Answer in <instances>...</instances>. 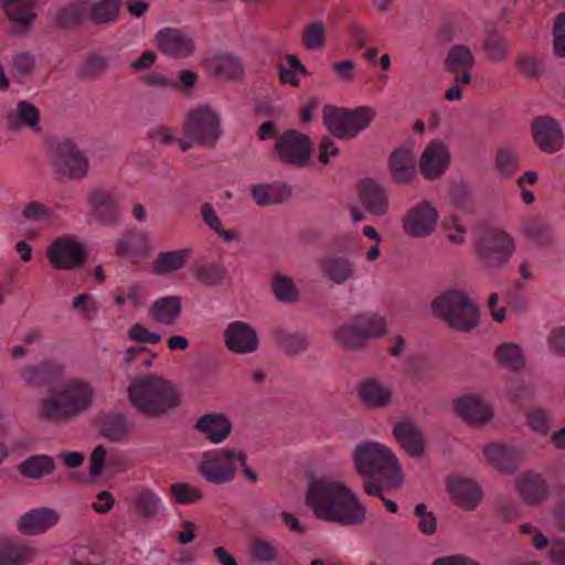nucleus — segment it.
Listing matches in <instances>:
<instances>
[{
	"label": "nucleus",
	"instance_id": "obj_1",
	"mask_svg": "<svg viewBox=\"0 0 565 565\" xmlns=\"http://www.w3.org/2000/svg\"><path fill=\"white\" fill-rule=\"evenodd\" d=\"M306 504L318 519L341 525H359L366 518L365 507L352 490L323 478L310 480Z\"/></svg>",
	"mask_w": 565,
	"mask_h": 565
},
{
	"label": "nucleus",
	"instance_id": "obj_2",
	"mask_svg": "<svg viewBox=\"0 0 565 565\" xmlns=\"http://www.w3.org/2000/svg\"><path fill=\"white\" fill-rule=\"evenodd\" d=\"M130 404L142 415L160 418L181 404V394L177 387L161 376H141L128 386Z\"/></svg>",
	"mask_w": 565,
	"mask_h": 565
},
{
	"label": "nucleus",
	"instance_id": "obj_3",
	"mask_svg": "<svg viewBox=\"0 0 565 565\" xmlns=\"http://www.w3.org/2000/svg\"><path fill=\"white\" fill-rule=\"evenodd\" d=\"M93 395L88 383L70 381L60 392L40 401L39 415L50 422L67 420L88 409Z\"/></svg>",
	"mask_w": 565,
	"mask_h": 565
},
{
	"label": "nucleus",
	"instance_id": "obj_4",
	"mask_svg": "<svg viewBox=\"0 0 565 565\" xmlns=\"http://www.w3.org/2000/svg\"><path fill=\"white\" fill-rule=\"evenodd\" d=\"M431 311L456 331L470 332L480 323L479 307L463 290L449 289L440 294L433 300Z\"/></svg>",
	"mask_w": 565,
	"mask_h": 565
},
{
	"label": "nucleus",
	"instance_id": "obj_5",
	"mask_svg": "<svg viewBox=\"0 0 565 565\" xmlns=\"http://www.w3.org/2000/svg\"><path fill=\"white\" fill-rule=\"evenodd\" d=\"M353 462L361 477L380 476L394 487H399L404 476L392 450L375 441L359 444L353 451Z\"/></svg>",
	"mask_w": 565,
	"mask_h": 565
},
{
	"label": "nucleus",
	"instance_id": "obj_6",
	"mask_svg": "<svg viewBox=\"0 0 565 565\" xmlns=\"http://www.w3.org/2000/svg\"><path fill=\"white\" fill-rule=\"evenodd\" d=\"M375 115L376 113L369 106L347 109L326 105L322 109L324 126L339 139H353L370 126Z\"/></svg>",
	"mask_w": 565,
	"mask_h": 565
},
{
	"label": "nucleus",
	"instance_id": "obj_7",
	"mask_svg": "<svg viewBox=\"0 0 565 565\" xmlns=\"http://www.w3.org/2000/svg\"><path fill=\"white\" fill-rule=\"evenodd\" d=\"M514 250L513 238L499 228L482 231L475 243L478 263L489 270L503 267Z\"/></svg>",
	"mask_w": 565,
	"mask_h": 565
},
{
	"label": "nucleus",
	"instance_id": "obj_8",
	"mask_svg": "<svg viewBox=\"0 0 565 565\" xmlns=\"http://www.w3.org/2000/svg\"><path fill=\"white\" fill-rule=\"evenodd\" d=\"M246 459V454L235 448L205 451L202 454L199 472L211 483H228L237 473V463L245 465Z\"/></svg>",
	"mask_w": 565,
	"mask_h": 565
},
{
	"label": "nucleus",
	"instance_id": "obj_9",
	"mask_svg": "<svg viewBox=\"0 0 565 565\" xmlns=\"http://www.w3.org/2000/svg\"><path fill=\"white\" fill-rule=\"evenodd\" d=\"M183 132L195 143L214 148L223 134L221 118L210 106H200L188 114Z\"/></svg>",
	"mask_w": 565,
	"mask_h": 565
},
{
	"label": "nucleus",
	"instance_id": "obj_10",
	"mask_svg": "<svg viewBox=\"0 0 565 565\" xmlns=\"http://www.w3.org/2000/svg\"><path fill=\"white\" fill-rule=\"evenodd\" d=\"M51 161L57 179L82 180L88 174V158L73 139L53 145Z\"/></svg>",
	"mask_w": 565,
	"mask_h": 565
},
{
	"label": "nucleus",
	"instance_id": "obj_11",
	"mask_svg": "<svg viewBox=\"0 0 565 565\" xmlns=\"http://www.w3.org/2000/svg\"><path fill=\"white\" fill-rule=\"evenodd\" d=\"M274 149L284 163L301 168L310 162L313 146L308 135L288 129L278 136Z\"/></svg>",
	"mask_w": 565,
	"mask_h": 565
},
{
	"label": "nucleus",
	"instance_id": "obj_12",
	"mask_svg": "<svg viewBox=\"0 0 565 565\" xmlns=\"http://www.w3.org/2000/svg\"><path fill=\"white\" fill-rule=\"evenodd\" d=\"M47 258L57 270H76L81 268L87 253L84 246L71 237L62 236L53 241L46 250Z\"/></svg>",
	"mask_w": 565,
	"mask_h": 565
},
{
	"label": "nucleus",
	"instance_id": "obj_13",
	"mask_svg": "<svg viewBox=\"0 0 565 565\" xmlns=\"http://www.w3.org/2000/svg\"><path fill=\"white\" fill-rule=\"evenodd\" d=\"M35 0H0V7L9 22L8 32L14 36L25 35L34 20Z\"/></svg>",
	"mask_w": 565,
	"mask_h": 565
},
{
	"label": "nucleus",
	"instance_id": "obj_14",
	"mask_svg": "<svg viewBox=\"0 0 565 565\" xmlns=\"http://www.w3.org/2000/svg\"><path fill=\"white\" fill-rule=\"evenodd\" d=\"M438 217L437 210L429 202L422 201L405 214L403 228L409 236L425 237L435 231Z\"/></svg>",
	"mask_w": 565,
	"mask_h": 565
},
{
	"label": "nucleus",
	"instance_id": "obj_15",
	"mask_svg": "<svg viewBox=\"0 0 565 565\" xmlns=\"http://www.w3.org/2000/svg\"><path fill=\"white\" fill-rule=\"evenodd\" d=\"M450 159V152L444 141L434 139L424 149L418 167L426 180L434 181L446 172Z\"/></svg>",
	"mask_w": 565,
	"mask_h": 565
},
{
	"label": "nucleus",
	"instance_id": "obj_16",
	"mask_svg": "<svg viewBox=\"0 0 565 565\" xmlns=\"http://www.w3.org/2000/svg\"><path fill=\"white\" fill-rule=\"evenodd\" d=\"M533 138L545 153H555L563 148L564 135L559 124L552 117L541 116L532 122Z\"/></svg>",
	"mask_w": 565,
	"mask_h": 565
},
{
	"label": "nucleus",
	"instance_id": "obj_17",
	"mask_svg": "<svg viewBox=\"0 0 565 565\" xmlns=\"http://www.w3.org/2000/svg\"><path fill=\"white\" fill-rule=\"evenodd\" d=\"M387 164L393 181L398 184H408L416 177L417 160L408 145L394 149L388 156Z\"/></svg>",
	"mask_w": 565,
	"mask_h": 565
},
{
	"label": "nucleus",
	"instance_id": "obj_18",
	"mask_svg": "<svg viewBox=\"0 0 565 565\" xmlns=\"http://www.w3.org/2000/svg\"><path fill=\"white\" fill-rule=\"evenodd\" d=\"M64 369L60 364L44 360L38 364L26 365L20 371L24 384L32 388L50 387L63 376Z\"/></svg>",
	"mask_w": 565,
	"mask_h": 565
},
{
	"label": "nucleus",
	"instance_id": "obj_19",
	"mask_svg": "<svg viewBox=\"0 0 565 565\" xmlns=\"http://www.w3.org/2000/svg\"><path fill=\"white\" fill-rule=\"evenodd\" d=\"M226 348L234 353L245 354L258 349V335L246 322L234 321L224 332Z\"/></svg>",
	"mask_w": 565,
	"mask_h": 565
},
{
	"label": "nucleus",
	"instance_id": "obj_20",
	"mask_svg": "<svg viewBox=\"0 0 565 565\" xmlns=\"http://www.w3.org/2000/svg\"><path fill=\"white\" fill-rule=\"evenodd\" d=\"M158 49L174 58H185L193 55L195 44L181 30L167 28L156 35Z\"/></svg>",
	"mask_w": 565,
	"mask_h": 565
},
{
	"label": "nucleus",
	"instance_id": "obj_21",
	"mask_svg": "<svg viewBox=\"0 0 565 565\" xmlns=\"http://www.w3.org/2000/svg\"><path fill=\"white\" fill-rule=\"evenodd\" d=\"M483 454L488 462L502 473H514L524 458L519 448L505 444L487 445Z\"/></svg>",
	"mask_w": 565,
	"mask_h": 565
},
{
	"label": "nucleus",
	"instance_id": "obj_22",
	"mask_svg": "<svg viewBox=\"0 0 565 565\" xmlns=\"http://www.w3.org/2000/svg\"><path fill=\"white\" fill-rule=\"evenodd\" d=\"M321 278L333 284L343 285L355 276L353 262L340 255H327L318 260Z\"/></svg>",
	"mask_w": 565,
	"mask_h": 565
},
{
	"label": "nucleus",
	"instance_id": "obj_23",
	"mask_svg": "<svg viewBox=\"0 0 565 565\" xmlns=\"http://www.w3.org/2000/svg\"><path fill=\"white\" fill-rule=\"evenodd\" d=\"M393 436L401 448L413 458H420L426 450L424 435L420 428L411 419L396 423Z\"/></svg>",
	"mask_w": 565,
	"mask_h": 565
},
{
	"label": "nucleus",
	"instance_id": "obj_24",
	"mask_svg": "<svg viewBox=\"0 0 565 565\" xmlns=\"http://www.w3.org/2000/svg\"><path fill=\"white\" fill-rule=\"evenodd\" d=\"M60 520V514L50 508L33 509L24 513L17 523L24 535L35 536L46 532Z\"/></svg>",
	"mask_w": 565,
	"mask_h": 565
},
{
	"label": "nucleus",
	"instance_id": "obj_25",
	"mask_svg": "<svg viewBox=\"0 0 565 565\" xmlns=\"http://www.w3.org/2000/svg\"><path fill=\"white\" fill-rule=\"evenodd\" d=\"M454 408L457 416L469 424L482 425L492 417L491 407L484 401L473 395L457 398L454 403Z\"/></svg>",
	"mask_w": 565,
	"mask_h": 565
},
{
	"label": "nucleus",
	"instance_id": "obj_26",
	"mask_svg": "<svg viewBox=\"0 0 565 565\" xmlns=\"http://www.w3.org/2000/svg\"><path fill=\"white\" fill-rule=\"evenodd\" d=\"M194 428L210 443L221 444L231 435L233 425L226 415L209 413L199 417Z\"/></svg>",
	"mask_w": 565,
	"mask_h": 565
},
{
	"label": "nucleus",
	"instance_id": "obj_27",
	"mask_svg": "<svg viewBox=\"0 0 565 565\" xmlns=\"http://www.w3.org/2000/svg\"><path fill=\"white\" fill-rule=\"evenodd\" d=\"M93 214L104 225H113L118 222L119 212L115 196L105 189H94L87 199Z\"/></svg>",
	"mask_w": 565,
	"mask_h": 565
},
{
	"label": "nucleus",
	"instance_id": "obj_28",
	"mask_svg": "<svg viewBox=\"0 0 565 565\" xmlns=\"http://www.w3.org/2000/svg\"><path fill=\"white\" fill-rule=\"evenodd\" d=\"M360 402L367 408H384L392 402V391L375 377L361 381L356 388Z\"/></svg>",
	"mask_w": 565,
	"mask_h": 565
},
{
	"label": "nucleus",
	"instance_id": "obj_29",
	"mask_svg": "<svg viewBox=\"0 0 565 565\" xmlns=\"http://www.w3.org/2000/svg\"><path fill=\"white\" fill-rule=\"evenodd\" d=\"M359 200L371 214L382 216L388 207V198L380 183L372 179L361 180L359 183Z\"/></svg>",
	"mask_w": 565,
	"mask_h": 565
},
{
	"label": "nucleus",
	"instance_id": "obj_30",
	"mask_svg": "<svg viewBox=\"0 0 565 565\" xmlns=\"http://www.w3.org/2000/svg\"><path fill=\"white\" fill-rule=\"evenodd\" d=\"M518 490L522 499L530 505L545 500L548 495V487L540 473L526 471L518 479Z\"/></svg>",
	"mask_w": 565,
	"mask_h": 565
},
{
	"label": "nucleus",
	"instance_id": "obj_31",
	"mask_svg": "<svg viewBox=\"0 0 565 565\" xmlns=\"http://www.w3.org/2000/svg\"><path fill=\"white\" fill-rule=\"evenodd\" d=\"M35 547L15 540H6L0 544V565H26L36 557Z\"/></svg>",
	"mask_w": 565,
	"mask_h": 565
},
{
	"label": "nucleus",
	"instance_id": "obj_32",
	"mask_svg": "<svg viewBox=\"0 0 565 565\" xmlns=\"http://www.w3.org/2000/svg\"><path fill=\"white\" fill-rule=\"evenodd\" d=\"M182 311L181 298L179 296H167L157 299L148 310L153 322L163 326H172Z\"/></svg>",
	"mask_w": 565,
	"mask_h": 565
},
{
	"label": "nucleus",
	"instance_id": "obj_33",
	"mask_svg": "<svg viewBox=\"0 0 565 565\" xmlns=\"http://www.w3.org/2000/svg\"><path fill=\"white\" fill-rule=\"evenodd\" d=\"M211 74L222 81L241 82L244 76V65L239 57L232 54L215 56L210 62Z\"/></svg>",
	"mask_w": 565,
	"mask_h": 565
},
{
	"label": "nucleus",
	"instance_id": "obj_34",
	"mask_svg": "<svg viewBox=\"0 0 565 565\" xmlns=\"http://www.w3.org/2000/svg\"><path fill=\"white\" fill-rule=\"evenodd\" d=\"M449 493L452 502L467 511L476 509L482 498V492L476 483L461 479L450 482Z\"/></svg>",
	"mask_w": 565,
	"mask_h": 565
},
{
	"label": "nucleus",
	"instance_id": "obj_35",
	"mask_svg": "<svg viewBox=\"0 0 565 565\" xmlns=\"http://www.w3.org/2000/svg\"><path fill=\"white\" fill-rule=\"evenodd\" d=\"M191 273L198 281L209 287L221 285L227 276V270L222 264L207 260L193 263Z\"/></svg>",
	"mask_w": 565,
	"mask_h": 565
},
{
	"label": "nucleus",
	"instance_id": "obj_36",
	"mask_svg": "<svg viewBox=\"0 0 565 565\" xmlns=\"http://www.w3.org/2000/svg\"><path fill=\"white\" fill-rule=\"evenodd\" d=\"M55 462L49 455H33L21 461L18 471L29 479H41L55 471Z\"/></svg>",
	"mask_w": 565,
	"mask_h": 565
},
{
	"label": "nucleus",
	"instance_id": "obj_37",
	"mask_svg": "<svg viewBox=\"0 0 565 565\" xmlns=\"http://www.w3.org/2000/svg\"><path fill=\"white\" fill-rule=\"evenodd\" d=\"M132 430V424L121 414H109L103 419L100 435L113 441L121 443L128 438Z\"/></svg>",
	"mask_w": 565,
	"mask_h": 565
},
{
	"label": "nucleus",
	"instance_id": "obj_38",
	"mask_svg": "<svg viewBox=\"0 0 565 565\" xmlns=\"http://www.w3.org/2000/svg\"><path fill=\"white\" fill-rule=\"evenodd\" d=\"M290 196L291 190L286 184H258L252 188V198L260 206L279 204Z\"/></svg>",
	"mask_w": 565,
	"mask_h": 565
},
{
	"label": "nucleus",
	"instance_id": "obj_39",
	"mask_svg": "<svg viewBox=\"0 0 565 565\" xmlns=\"http://www.w3.org/2000/svg\"><path fill=\"white\" fill-rule=\"evenodd\" d=\"M475 64L476 57L470 47L465 44L452 45L444 62L447 73H458L462 68H473Z\"/></svg>",
	"mask_w": 565,
	"mask_h": 565
},
{
	"label": "nucleus",
	"instance_id": "obj_40",
	"mask_svg": "<svg viewBox=\"0 0 565 565\" xmlns=\"http://www.w3.org/2000/svg\"><path fill=\"white\" fill-rule=\"evenodd\" d=\"M190 253L186 248L159 253L152 264L153 271L163 275L181 269L186 264Z\"/></svg>",
	"mask_w": 565,
	"mask_h": 565
},
{
	"label": "nucleus",
	"instance_id": "obj_41",
	"mask_svg": "<svg viewBox=\"0 0 565 565\" xmlns=\"http://www.w3.org/2000/svg\"><path fill=\"white\" fill-rule=\"evenodd\" d=\"M121 0H99L88 6V19L96 25L114 23L119 15Z\"/></svg>",
	"mask_w": 565,
	"mask_h": 565
},
{
	"label": "nucleus",
	"instance_id": "obj_42",
	"mask_svg": "<svg viewBox=\"0 0 565 565\" xmlns=\"http://www.w3.org/2000/svg\"><path fill=\"white\" fill-rule=\"evenodd\" d=\"M148 250L147 237L139 231H129L116 243V253L120 256L135 257Z\"/></svg>",
	"mask_w": 565,
	"mask_h": 565
},
{
	"label": "nucleus",
	"instance_id": "obj_43",
	"mask_svg": "<svg viewBox=\"0 0 565 565\" xmlns=\"http://www.w3.org/2000/svg\"><path fill=\"white\" fill-rule=\"evenodd\" d=\"M497 362L511 371H520L525 365L522 348L515 343H503L494 351Z\"/></svg>",
	"mask_w": 565,
	"mask_h": 565
},
{
	"label": "nucleus",
	"instance_id": "obj_44",
	"mask_svg": "<svg viewBox=\"0 0 565 565\" xmlns=\"http://www.w3.org/2000/svg\"><path fill=\"white\" fill-rule=\"evenodd\" d=\"M520 157L516 150L504 146L497 150L494 157V168L497 172L504 179L509 180L514 177L519 170Z\"/></svg>",
	"mask_w": 565,
	"mask_h": 565
},
{
	"label": "nucleus",
	"instance_id": "obj_45",
	"mask_svg": "<svg viewBox=\"0 0 565 565\" xmlns=\"http://www.w3.org/2000/svg\"><path fill=\"white\" fill-rule=\"evenodd\" d=\"M136 513L142 519H153L158 514L160 498L150 489H141L132 499Z\"/></svg>",
	"mask_w": 565,
	"mask_h": 565
},
{
	"label": "nucleus",
	"instance_id": "obj_46",
	"mask_svg": "<svg viewBox=\"0 0 565 565\" xmlns=\"http://www.w3.org/2000/svg\"><path fill=\"white\" fill-rule=\"evenodd\" d=\"M334 339L340 345L350 350L362 348L367 340L353 319L334 331Z\"/></svg>",
	"mask_w": 565,
	"mask_h": 565
},
{
	"label": "nucleus",
	"instance_id": "obj_47",
	"mask_svg": "<svg viewBox=\"0 0 565 565\" xmlns=\"http://www.w3.org/2000/svg\"><path fill=\"white\" fill-rule=\"evenodd\" d=\"M356 327L363 332L366 339L379 338L386 332V321L383 317L366 312L353 318Z\"/></svg>",
	"mask_w": 565,
	"mask_h": 565
},
{
	"label": "nucleus",
	"instance_id": "obj_48",
	"mask_svg": "<svg viewBox=\"0 0 565 565\" xmlns=\"http://www.w3.org/2000/svg\"><path fill=\"white\" fill-rule=\"evenodd\" d=\"M88 18V2L81 1L65 7L57 14V24L62 28H73Z\"/></svg>",
	"mask_w": 565,
	"mask_h": 565
},
{
	"label": "nucleus",
	"instance_id": "obj_49",
	"mask_svg": "<svg viewBox=\"0 0 565 565\" xmlns=\"http://www.w3.org/2000/svg\"><path fill=\"white\" fill-rule=\"evenodd\" d=\"M274 337L277 344L289 355H296L309 347L308 338L302 333L276 331Z\"/></svg>",
	"mask_w": 565,
	"mask_h": 565
},
{
	"label": "nucleus",
	"instance_id": "obj_50",
	"mask_svg": "<svg viewBox=\"0 0 565 565\" xmlns=\"http://www.w3.org/2000/svg\"><path fill=\"white\" fill-rule=\"evenodd\" d=\"M482 50L489 61L493 63H502L507 60L509 45L503 36L493 33L483 40Z\"/></svg>",
	"mask_w": 565,
	"mask_h": 565
},
{
	"label": "nucleus",
	"instance_id": "obj_51",
	"mask_svg": "<svg viewBox=\"0 0 565 565\" xmlns=\"http://www.w3.org/2000/svg\"><path fill=\"white\" fill-rule=\"evenodd\" d=\"M271 289L275 297L281 302H295L299 298L298 289L292 279L280 274L274 275Z\"/></svg>",
	"mask_w": 565,
	"mask_h": 565
},
{
	"label": "nucleus",
	"instance_id": "obj_52",
	"mask_svg": "<svg viewBox=\"0 0 565 565\" xmlns=\"http://www.w3.org/2000/svg\"><path fill=\"white\" fill-rule=\"evenodd\" d=\"M250 557L260 563L273 562L277 557V548L264 537L255 536L249 545Z\"/></svg>",
	"mask_w": 565,
	"mask_h": 565
},
{
	"label": "nucleus",
	"instance_id": "obj_53",
	"mask_svg": "<svg viewBox=\"0 0 565 565\" xmlns=\"http://www.w3.org/2000/svg\"><path fill=\"white\" fill-rule=\"evenodd\" d=\"M450 202L457 209L465 212H472L473 196L469 185L465 183H456L450 188Z\"/></svg>",
	"mask_w": 565,
	"mask_h": 565
},
{
	"label": "nucleus",
	"instance_id": "obj_54",
	"mask_svg": "<svg viewBox=\"0 0 565 565\" xmlns=\"http://www.w3.org/2000/svg\"><path fill=\"white\" fill-rule=\"evenodd\" d=\"M170 493L179 504H191L203 498L202 492L190 483L178 482L170 487Z\"/></svg>",
	"mask_w": 565,
	"mask_h": 565
},
{
	"label": "nucleus",
	"instance_id": "obj_55",
	"mask_svg": "<svg viewBox=\"0 0 565 565\" xmlns=\"http://www.w3.org/2000/svg\"><path fill=\"white\" fill-rule=\"evenodd\" d=\"M525 235L540 245H547L552 241V230L542 220H532L524 227Z\"/></svg>",
	"mask_w": 565,
	"mask_h": 565
},
{
	"label": "nucleus",
	"instance_id": "obj_56",
	"mask_svg": "<svg viewBox=\"0 0 565 565\" xmlns=\"http://www.w3.org/2000/svg\"><path fill=\"white\" fill-rule=\"evenodd\" d=\"M303 45L307 50L323 49L326 45V32L321 22L307 25L302 33Z\"/></svg>",
	"mask_w": 565,
	"mask_h": 565
},
{
	"label": "nucleus",
	"instance_id": "obj_57",
	"mask_svg": "<svg viewBox=\"0 0 565 565\" xmlns=\"http://www.w3.org/2000/svg\"><path fill=\"white\" fill-rule=\"evenodd\" d=\"M108 67V60L105 56L90 54L83 63L79 76L82 78H95L102 75Z\"/></svg>",
	"mask_w": 565,
	"mask_h": 565
},
{
	"label": "nucleus",
	"instance_id": "obj_58",
	"mask_svg": "<svg viewBox=\"0 0 565 565\" xmlns=\"http://www.w3.org/2000/svg\"><path fill=\"white\" fill-rule=\"evenodd\" d=\"M17 115L21 122L35 131L40 130V113L38 108L28 100H21L17 105Z\"/></svg>",
	"mask_w": 565,
	"mask_h": 565
},
{
	"label": "nucleus",
	"instance_id": "obj_59",
	"mask_svg": "<svg viewBox=\"0 0 565 565\" xmlns=\"http://www.w3.org/2000/svg\"><path fill=\"white\" fill-rule=\"evenodd\" d=\"M415 515L419 519L418 529L423 534L433 535L437 530V518L431 511H427L425 503H418L414 510Z\"/></svg>",
	"mask_w": 565,
	"mask_h": 565
},
{
	"label": "nucleus",
	"instance_id": "obj_60",
	"mask_svg": "<svg viewBox=\"0 0 565 565\" xmlns=\"http://www.w3.org/2000/svg\"><path fill=\"white\" fill-rule=\"evenodd\" d=\"M51 215L52 211L50 210V207L38 201L29 202L22 211V216L26 221L31 222L45 221L49 220Z\"/></svg>",
	"mask_w": 565,
	"mask_h": 565
},
{
	"label": "nucleus",
	"instance_id": "obj_61",
	"mask_svg": "<svg viewBox=\"0 0 565 565\" xmlns=\"http://www.w3.org/2000/svg\"><path fill=\"white\" fill-rule=\"evenodd\" d=\"M553 35L555 54L565 58V12L557 14Z\"/></svg>",
	"mask_w": 565,
	"mask_h": 565
},
{
	"label": "nucleus",
	"instance_id": "obj_62",
	"mask_svg": "<svg viewBox=\"0 0 565 565\" xmlns=\"http://www.w3.org/2000/svg\"><path fill=\"white\" fill-rule=\"evenodd\" d=\"M527 424L532 430L546 435L550 430V416L543 409H533L527 414Z\"/></svg>",
	"mask_w": 565,
	"mask_h": 565
},
{
	"label": "nucleus",
	"instance_id": "obj_63",
	"mask_svg": "<svg viewBox=\"0 0 565 565\" xmlns=\"http://www.w3.org/2000/svg\"><path fill=\"white\" fill-rule=\"evenodd\" d=\"M130 340L140 343H158L161 341V335L156 332H150L146 327L140 323H135L128 331Z\"/></svg>",
	"mask_w": 565,
	"mask_h": 565
},
{
	"label": "nucleus",
	"instance_id": "obj_64",
	"mask_svg": "<svg viewBox=\"0 0 565 565\" xmlns=\"http://www.w3.org/2000/svg\"><path fill=\"white\" fill-rule=\"evenodd\" d=\"M547 555L553 565H565V540H552Z\"/></svg>",
	"mask_w": 565,
	"mask_h": 565
}]
</instances>
